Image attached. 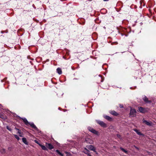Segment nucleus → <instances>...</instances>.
<instances>
[{
  "mask_svg": "<svg viewBox=\"0 0 156 156\" xmlns=\"http://www.w3.org/2000/svg\"><path fill=\"white\" fill-rule=\"evenodd\" d=\"M136 112L135 109L131 108L130 110L129 115L132 117H134L136 116Z\"/></svg>",
  "mask_w": 156,
  "mask_h": 156,
  "instance_id": "1",
  "label": "nucleus"
},
{
  "mask_svg": "<svg viewBox=\"0 0 156 156\" xmlns=\"http://www.w3.org/2000/svg\"><path fill=\"white\" fill-rule=\"evenodd\" d=\"M88 129L89 131H90L91 132L93 133L96 135L98 134V132L96 131L95 130L93 129V128L90 127H88Z\"/></svg>",
  "mask_w": 156,
  "mask_h": 156,
  "instance_id": "2",
  "label": "nucleus"
},
{
  "mask_svg": "<svg viewBox=\"0 0 156 156\" xmlns=\"http://www.w3.org/2000/svg\"><path fill=\"white\" fill-rule=\"evenodd\" d=\"M97 122L102 127H106L107 126L106 124L102 121H98Z\"/></svg>",
  "mask_w": 156,
  "mask_h": 156,
  "instance_id": "3",
  "label": "nucleus"
},
{
  "mask_svg": "<svg viewBox=\"0 0 156 156\" xmlns=\"http://www.w3.org/2000/svg\"><path fill=\"white\" fill-rule=\"evenodd\" d=\"M138 108L139 112H140L144 113L146 112V110L144 108L141 107H139Z\"/></svg>",
  "mask_w": 156,
  "mask_h": 156,
  "instance_id": "4",
  "label": "nucleus"
},
{
  "mask_svg": "<svg viewBox=\"0 0 156 156\" xmlns=\"http://www.w3.org/2000/svg\"><path fill=\"white\" fill-rule=\"evenodd\" d=\"M87 148L88 149H90L91 151H94V152H96L95 148L93 145H90L87 146Z\"/></svg>",
  "mask_w": 156,
  "mask_h": 156,
  "instance_id": "5",
  "label": "nucleus"
},
{
  "mask_svg": "<svg viewBox=\"0 0 156 156\" xmlns=\"http://www.w3.org/2000/svg\"><path fill=\"white\" fill-rule=\"evenodd\" d=\"M46 146L50 150L53 149L54 148L53 146L51 144L46 143Z\"/></svg>",
  "mask_w": 156,
  "mask_h": 156,
  "instance_id": "6",
  "label": "nucleus"
},
{
  "mask_svg": "<svg viewBox=\"0 0 156 156\" xmlns=\"http://www.w3.org/2000/svg\"><path fill=\"white\" fill-rule=\"evenodd\" d=\"M29 124L34 129L38 131V129L36 127V126L35 125L34 123H30Z\"/></svg>",
  "mask_w": 156,
  "mask_h": 156,
  "instance_id": "7",
  "label": "nucleus"
},
{
  "mask_svg": "<svg viewBox=\"0 0 156 156\" xmlns=\"http://www.w3.org/2000/svg\"><path fill=\"white\" fill-rule=\"evenodd\" d=\"M143 122L144 123H145L148 126H152V122H149L147 121L146 120H143Z\"/></svg>",
  "mask_w": 156,
  "mask_h": 156,
  "instance_id": "8",
  "label": "nucleus"
},
{
  "mask_svg": "<svg viewBox=\"0 0 156 156\" xmlns=\"http://www.w3.org/2000/svg\"><path fill=\"white\" fill-rule=\"evenodd\" d=\"M23 120V122H24V123H25V124L27 125H28L30 123L28 122L27 121V119H26L24 118H21Z\"/></svg>",
  "mask_w": 156,
  "mask_h": 156,
  "instance_id": "9",
  "label": "nucleus"
},
{
  "mask_svg": "<svg viewBox=\"0 0 156 156\" xmlns=\"http://www.w3.org/2000/svg\"><path fill=\"white\" fill-rule=\"evenodd\" d=\"M15 129L18 131V133L19 134V136L22 137L23 136L22 134L21 133V131L16 128H15Z\"/></svg>",
  "mask_w": 156,
  "mask_h": 156,
  "instance_id": "10",
  "label": "nucleus"
},
{
  "mask_svg": "<svg viewBox=\"0 0 156 156\" xmlns=\"http://www.w3.org/2000/svg\"><path fill=\"white\" fill-rule=\"evenodd\" d=\"M144 101L146 103H150L151 101L148 100V98L146 96H144L143 98Z\"/></svg>",
  "mask_w": 156,
  "mask_h": 156,
  "instance_id": "11",
  "label": "nucleus"
},
{
  "mask_svg": "<svg viewBox=\"0 0 156 156\" xmlns=\"http://www.w3.org/2000/svg\"><path fill=\"white\" fill-rule=\"evenodd\" d=\"M110 113L112 115H115L117 116L118 115V114L115 111H112L110 112Z\"/></svg>",
  "mask_w": 156,
  "mask_h": 156,
  "instance_id": "12",
  "label": "nucleus"
},
{
  "mask_svg": "<svg viewBox=\"0 0 156 156\" xmlns=\"http://www.w3.org/2000/svg\"><path fill=\"white\" fill-rule=\"evenodd\" d=\"M104 117L108 121H111L112 119V118L111 117L108 115H104Z\"/></svg>",
  "mask_w": 156,
  "mask_h": 156,
  "instance_id": "13",
  "label": "nucleus"
},
{
  "mask_svg": "<svg viewBox=\"0 0 156 156\" xmlns=\"http://www.w3.org/2000/svg\"><path fill=\"white\" fill-rule=\"evenodd\" d=\"M134 130L137 133V134L140 135H144L142 133L139 132V131L137 129H135Z\"/></svg>",
  "mask_w": 156,
  "mask_h": 156,
  "instance_id": "14",
  "label": "nucleus"
},
{
  "mask_svg": "<svg viewBox=\"0 0 156 156\" xmlns=\"http://www.w3.org/2000/svg\"><path fill=\"white\" fill-rule=\"evenodd\" d=\"M23 142L26 144L27 145L28 144V142L27 141L26 139L25 138H23L22 139Z\"/></svg>",
  "mask_w": 156,
  "mask_h": 156,
  "instance_id": "15",
  "label": "nucleus"
},
{
  "mask_svg": "<svg viewBox=\"0 0 156 156\" xmlns=\"http://www.w3.org/2000/svg\"><path fill=\"white\" fill-rule=\"evenodd\" d=\"M57 71L58 73L59 74H61L62 73V71L61 69L59 68H58L57 69Z\"/></svg>",
  "mask_w": 156,
  "mask_h": 156,
  "instance_id": "16",
  "label": "nucleus"
},
{
  "mask_svg": "<svg viewBox=\"0 0 156 156\" xmlns=\"http://www.w3.org/2000/svg\"><path fill=\"white\" fill-rule=\"evenodd\" d=\"M39 145L41 147V148L43 150H47V149L45 146L41 145V144Z\"/></svg>",
  "mask_w": 156,
  "mask_h": 156,
  "instance_id": "17",
  "label": "nucleus"
},
{
  "mask_svg": "<svg viewBox=\"0 0 156 156\" xmlns=\"http://www.w3.org/2000/svg\"><path fill=\"white\" fill-rule=\"evenodd\" d=\"M83 152L84 153L87 154L88 153L89 151L86 148H85Z\"/></svg>",
  "mask_w": 156,
  "mask_h": 156,
  "instance_id": "18",
  "label": "nucleus"
},
{
  "mask_svg": "<svg viewBox=\"0 0 156 156\" xmlns=\"http://www.w3.org/2000/svg\"><path fill=\"white\" fill-rule=\"evenodd\" d=\"M56 151L57 153L58 154L60 155L61 156H63V155L62 153H60L59 150H57Z\"/></svg>",
  "mask_w": 156,
  "mask_h": 156,
  "instance_id": "19",
  "label": "nucleus"
},
{
  "mask_svg": "<svg viewBox=\"0 0 156 156\" xmlns=\"http://www.w3.org/2000/svg\"><path fill=\"white\" fill-rule=\"evenodd\" d=\"M120 149L123 152H124L125 153H127V151H126V150H125L124 149L122 148V147H120Z\"/></svg>",
  "mask_w": 156,
  "mask_h": 156,
  "instance_id": "20",
  "label": "nucleus"
},
{
  "mask_svg": "<svg viewBox=\"0 0 156 156\" xmlns=\"http://www.w3.org/2000/svg\"><path fill=\"white\" fill-rule=\"evenodd\" d=\"M14 136L18 140H19L20 139V138L19 137V136L16 135H14Z\"/></svg>",
  "mask_w": 156,
  "mask_h": 156,
  "instance_id": "21",
  "label": "nucleus"
},
{
  "mask_svg": "<svg viewBox=\"0 0 156 156\" xmlns=\"http://www.w3.org/2000/svg\"><path fill=\"white\" fill-rule=\"evenodd\" d=\"M7 129L9 131H11L12 129L10 128L9 126H6Z\"/></svg>",
  "mask_w": 156,
  "mask_h": 156,
  "instance_id": "22",
  "label": "nucleus"
},
{
  "mask_svg": "<svg viewBox=\"0 0 156 156\" xmlns=\"http://www.w3.org/2000/svg\"><path fill=\"white\" fill-rule=\"evenodd\" d=\"M0 117L2 118V119H4V115H2V114H1L0 113Z\"/></svg>",
  "mask_w": 156,
  "mask_h": 156,
  "instance_id": "23",
  "label": "nucleus"
},
{
  "mask_svg": "<svg viewBox=\"0 0 156 156\" xmlns=\"http://www.w3.org/2000/svg\"><path fill=\"white\" fill-rule=\"evenodd\" d=\"M66 153L67 154V155L68 156H69V155H70V153L68 152H66Z\"/></svg>",
  "mask_w": 156,
  "mask_h": 156,
  "instance_id": "24",
  "label": "nucleus"
},
{
  "mask_svg": "<svg viewBox=\"0 0 156 156\" xmlns=\"http://www.w3.org/2000/svg\"><path fill=\"white\" fill-rule=\"evenodd\" d=\"M117 136L119 138H120V137H121V136L119 134H118L117 135Z\"/></svg>",
  "mask_w": 156,
  "mask_h": 156,
  "instance_id": "25",
  "label": "nucleus"
},
{
  "mask_svg": "<svg viewBox=\"0 0 156 156\" xmlns=\"http://www.w3.org/2000/svg\"><path fill=\"white\" fill-rule=\"evenodd\" d=\"M119 107L121 108H122L123 107V106L122 105H119Z\"/></svg>",
  "mask_w": 156,
  "mask_h": 156,
  "instance_id": "26",
  "label": "nucleus"
},
{
  "mask_svg": "<svg viewBox=\"0 0 156 156\" xmlns=\"http://www.w3.org/2000/svg\"><path fill=\"white\" fill-rule=\"evenodd\" d=\"M87 155L88 156H91V155L90 154V153H87Z\"/></svg>",
  "mask_w": 156,
  "mask_h": 156,
  "instance_id": "27",
  "label": "nucleus"
},
{
  "mask_svg": "<svg viewBox=\"0 0 156 156\" xmlns=\"http://www.w3.org/2000/svg\"><path fill=\"white\" fill-rule=\"evenodd\" d=\"M35 141V142L36 143H37V144H38V141H37V140H35V141Z\"/></svg>",
  "mask_w": 156,
  "mask_h": 156,
  "instance_id": "28",
  "label": "nucleus"
},
{
  "mask_svg": "<svg viewBox=\"0 0 156 156\" xmlns=\"http://www.w3.org/2000/svg\"><path fill=\"white\" fill-rule=\"evenodd\" d=\"M104 0V1H108L109 0Z\"/></svg>",
  "mask_w": 156,
  "mask_h": 156,
  "instance_id": "29",
  "label": "nucleus"
},
{
  "mask_svg": "<svg viewBox=\"0 0 156 156\" xmlns=\"http://www.w3.org/2000/svg\"><path fill=\"white\" fill-rule=\"evenodd\" d=\"M136 148L137 149H138V147H136Z\"/></svg>",
  "mask_w": 156,
  "mask_h": 156,
  "instance_id": "30",
  "label": "nucleus"
}]
</instances>
